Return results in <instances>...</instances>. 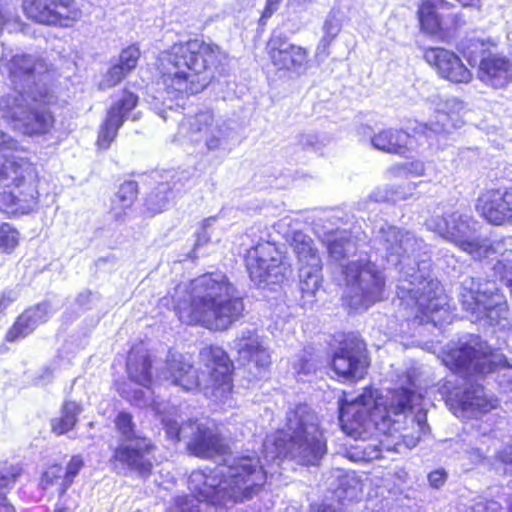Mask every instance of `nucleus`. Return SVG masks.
Here are the masks:
<instances>
[{"label":"nucleus","instance_id":"obj_2","mask_svg":"<svg viewBox=\"0 0 512 512\" xmlns=\"http://www.w3.org/2000/svg\"><path fill=\"white\" fill-rule=\"evenodd\" d=\"M235 292L226 274L205 272L189 281L185 296L173 301V310L185 325L224 332L246 314L244 297Z\"/></svg>","mask_w":512,"mask_h":512},{"label":"nucleus","instance_id":"obj_59","mask_svg":"<svg viewBox=\"0 0 512 512\" xmlns=\"http://www.w3.org/2000/svg\"><path fill=\"white\" fill-rule=\"evenodd\" d=\"M462 6L469 7L478 3L480 0H457Z\"/></svg>","mask_w":512,"mask_h":512},{"label":"nucleus","instance_id":"obj_9","mask_svg":"<svg viewBox=\"0 0 512 512\" xmlns=\"http://www.w3.org/2000/svg\"><path fill=\"white\" fill-rule=\"evenodd\" d=\"M442 361L449 370L464 378L486 376L510 366L503 354L481 340L447 349L443 352Z\"/></svg>","mask_w":512,"mask_h":512},{"label":"nucleus","instance_id":"obj_41","mask_svg":"<svg viewBox=\"0 0 512 512\" xmlns=\"http://www.w3.org/2000/svg\"><path fill=\"white\" fill-rule=\"evenodd\" d=\"M171 188L168 184L160 183L153 191H151L145 198V205L152 213L161 212L163 206L169 200Z\"/></svg>","mask_w":512,"mask_h":512},{"label":"nucleus","instance_id":"obj_10","mask_svg":"<svg viewBox=\"0 0 512 512\" xmlns=\"http://www.w3.org/2000/svg\"><path fill=\"white\" fill-rule=\"evenodd\" d=\"M245 264L249 278L258 286H280L292 273L286 255L269 241L252 247L245 257Z\"/></svg>","mask_w":512,"mask_h":512},{"label":"nucleus","instance_id":"obj_26","mask_svg":"<svg viewBox=\"0 0 512 512\" xmlns=\"http://www.w3.org/2000/svg\"><path fill=\"white\" fill-rule=\"evenodd\" d=\"M142 52L140 46L136 43L123 48L117 58L106 72V82L109 87L120 84L128 77L138 66Z\"/></svg>","mask_w":512,"mask_h":512},{"label":"nucleus","instance_id":"obj_4","mask_svg":"<svg viewBox=\"0 0 512 512\" xmlns=\"http://www.w3.org/2000/svg\"><path fill=\"white\" fill-rule=\"evenodd\" d=\"M267 482L268 472L260 456L256 453L245 454L232 460L227 474L219 475L211 470L204 475L198 493L204 500L215 505L243 503L263 491Z\"/></svg>","mask_w":512,"mask_h":512},{"label":"nucleus","instance_id":"obj_37","mask_svg":"<svg viewBox=\"0 0 512 512\" xmlns=\"http://www.w3.org/2000/svg\"><path fill=\"white\" fill-rule=\"evenodd\" d=\"M291 246L300 262L315 264L319 261L317 249L313 247V242L309 237L296 234L292 239Z\"/></svg>","mask_w":512,"mask_h":512},{"label":"nucleus","instance_id":"obj_15","mask_svg":"<svg viewBox=\"0 0 512 512\" xmlns=\"http://www.w3.org/2000/svg\"><path fill=\"white\" fill-rule=\"evenodd\" d=\"M269 64L276 72L285 74L304 72L309 64V50L292 43L283 34H272L264 47Z\"/></svg>","mask_w":512,"mask_h":512},{"label":"nucleus","instance_id":"obj_20","mask_svg":"<svg viewBox=\"0 0 512 512\" xmlns=\"http://www.w3.org/2000/svg\"><path fill=\"white\" fill-rule=\"evenodd\" d=\"M461 304L465 311L475 316L477 320L486 319L491 325H496L507 318L509 310L504 294L499 290L481 291L467 290L462 294Z\"/></svg>","mask_w":512,"mask_h":512},{"label":"nucleus","instance_id":"obj_60","mask_svg":"<svg viewBox=\"0 0 512 512\" xmlns=\"http://www.w3.org/2000/svg\"><path fill=\"white\" fill-rule=\"evenodd\" d=\"M68 508L65 505H56L53 512H67Z\"/></svg>","mask_w":512,"mask_h":512},{"label":"nucleus","instance_id":"obj_38","mask_svg":"<svg viewBox=\"0 0 512 512\" xmlns=\"http://www.w3.org/2000/svg\"><path fill=\"white\" fill-rule=\"evenodd\" d=\"M24 473L20 463L4 461L0 464V494H6L14 487Z\"/></svg>","mask_w":512,"mask_h":512},{"label":"nucleus","instance_id":"obj_27","mask_svg":"<svg viewBox=\"0 0 512 512\" xmlns=\"http://www.w3.org/2000/svg\"><path fill=\"white\" fill-rule=\"evenodd\" d=\"M410 134L401 128H385L371 137V144L377 150L393 155H405L409 150Z\"/></svg>","mask_w":512,"mask_h":512},{"label":"nucleus","instance_id":"obj_52","mask_svg":"<svg viewBox=\"0 0 512 512\" xmlns=\"http://www.w3.org/2000/svg\"><path fill=\"white\" fill-rule=\"evenodd\" d=\"M447 479V474L444 470H434L429 473L428 480L432 487L439 488Z\"/></svg>","mask_w":512,"mask_h":512},{"label":"nucleus","instance_id":"obj_56","mask_svg":"<svg viewBox=\"0 0 512 512\" xmlns=\"http://www.w3.org/2000/svg\"><path fill=\"white\" fill-rule=\"evenodd\" d=\"M328 252H329L330 255H333L334 253H339L340 254L339 258H344L345 257V254L343 253L342 244L339 243L338 241H333V242L329 243V245H328Z\"/></svg>","mask_w":512,"mask_h":512},{"label":"nucleus","instance_id":"obj_18","mask_svg":"<svg viewBox=\"0 0 512 512\" xmlns=\"http://www.w3.org/2000/svg\"><path fill=\"white\" fill-rule=\"evenodd\" d=\"M461 56L460 53L440 46L423 49V59L429 67L440 79L453 85H468L474 79L472 70Z\"/></svg>","mask_w":512,"mask_h":512},{"label":"nucleus","instance_id":"obj_63","mask_svg":"<svg viewBox=\"0 0 512 512\" xmlns=\"http://www.w3.org/2000/svg\"><path fill=\"white\" fill-rule=\"evenodd\" d=\"M510 512H512V504H511V507H510Z\"/></svg>","mask_w":512,"mask_h":512},{"label":"nucleus","instance_id":"obj_5","mask_svg":"<svg viewBox=\"0 0 512 512\" xmlns=\"http://www.w3.org/2000/svg\"><path fill=\"white\" fill-rule=\"evenodd\" d=\"M273 445L279 455L298 459L305 466L317 465L327 453L323 431L315 423V415L306 405L289 410L283 429L275 433Z\"/></svg>","mask_w":512,"mask_h":512},{"label":"nucleus","instance_id":"obj_55","mask_svg":"<svg viewBox=\"0 0 512 512\" xmlns=\"http://www.w3.org/2000/svg\"><path fill=\"white\" fill-rule=\"evenodd\" d=\"M300 372L309 373L316 369L315 361L312 359H301L299 362Z\"/></svg>","mask_w":512,"mask_h":512},{"label":"nucleus","instance_id":"obj_57","mask_svg":"<svg viewBox=\"0 0 512 512\" xmlns=\"http://www.w3.org/2000/svg\"><path fill=\"white\" fill-rule=\"evenodd\" d=\"M221 140L218 136H211L206 140V147L208 150H215L220 147Z\"/></svg>","mask_w":512,"mask_h":512},{"label":"nucleus","instance_id":"obj_21","mask_svg":"<svg viewBox=\"0 0 512 512\" xmlns=\"http://www.w3.org/2000/svg\"><path fill=\"white\" fill-rule=\"evenodd\" d=\"M190 438L186 444L187 452L201 459H213L231 453V447L225 437L212 427L194 420L186 421Z\"/></svg>","mask_w":512,"mask_h":512},{"label":"nucleus","instance_id":"obj_50","mask_svg":"<svg viewBox=\"0 0 512 512\" xmlns=\"http://www.w3.org/2000/svg\"><path fill=\"white\" fill-rule=\"evenodd\" d=\"M17 300V293L12 289L3 290L0 293V315L5 314L6 310Z\"/></svg>","mask_w":512,"mask_h":512},{"label":"nucleus","instance_id":"obj_19","mask_svg":"<svg viewBox=\"0 0 512 512\" xmlns=\"http://www.w3.org/2000/svg\"><path fill=\"white\" fill-rule=\"evenodd\" d=\"M475 210L492 226H512V187L484 189L476 199Z\"/></svg>","mask_w":512,"mask_h":512},{"label":"nucleus","instance_id":"obj_39","mask_svg":"<svg viewBox=\"0 0 512 512\" xmlns=\"http://www.w3.org/2000/svg\"><path fill=\"white\" fill-rule=\"evenodd\" d=\"M85 466L83 457L80 454L71 456L70 460L66 465V469L63 476V481L60 483L58 488V495L64 496L70 486L74 483L76 476L79 474L81 469Z\"/></svg>","mask_w":512,"mask_h":512},{"label":"nucleus","instance_id":"obj_17","mask_svg":"<svg viewBox=\"0 0 512 512\" xmlns=\"http://www.w3.org/2000/svg\"><path fill=\"white\" fill-rule=\"evenodd\" d=\"M347 285L360 292L363 304L371 305L383 300L385 277L370 261H350L342 266Z\"/></svg>","mask_w":512,"mask_h":512},{"label":"nucleus","instance_id":"obj_23","mask_svg":"<svg viewBox=\"0 0 512 512\" xmlns=\"http://www.w3.org/2000/svg\"><path fill=\"white\" fill-rule=\"evenodd\" d=\"M46 321L47 313L42 305L36 304L27 307L16 316L3 339L6 343L18 342L32 334L40 324Z\"/></svg>","mask_w":512,"mask_h":512},{"label":"nucleus","instance_id":"obj_40","mask_svg":"<svg viewBox=\"0 0 512 512\" xmlns=\"http://www.w3.org/2000/svg\"><path fill=\"white\" fill-rule=\"evenodd\" d=\"M214 125V115L212 111H199L194 114L188 121V130L192 135L201 133H209Z\"/></svg>","mask_w":512,"mask_h":512},{"label":"nucleus","instance_id":"obj_46","mask_svg":"<svg viewBox=\"0 0 512 512\" xmlns=\"http://www.w3.org/2000/svg\"><path fill=\"white\" fill-rule=\"evenodd\" d=\"M419 129L427 137L441 135L448 133V127L444 120H437L435 122L421 123Z\"/></svg>","mask_w":512,"mask_h":512},{"label":"nucleus","instance_id":"obj_61","mask_svg":"<svg viewBox=\"0 0 512 512\" xmlns=\"http://www.w3.org/2000/svg\"><path fill=\"white\" fill-rule=\"evenodd\" d=\"M405 438H406V437L404 436V437H403V441L406 443V445H412V446H414V445H416V443L419 441V438H416V439H414V440H412V441L408 442V441H406V440H405Z\"/></svg>","mask_w":512,"mask_h":512},{"label":"nucleus","instance_id":"obj_36","mask_svg":"<svg viewBox=\"0 0 512 512\" xmlns=\"http://www.w3.org/2000/svg\"><path fill=\"white\" fill-rule=\"evenodd\" d=\"M122 126L123 124L121 122L106 114L98 129L95 142L97 148L100 150L109 149L111 144L116 139L118 131Z\"/></svg>","mask_w":512,"mask_h":512},{"label":"nucleus","instance_id":"obj_11","mask_svg":"<svg viewBox=\"0 0 512 512\" xmlns=\"http://www.w3.org/2000/svg\"><path fill=\"white\" fill-rule=\"evenodd\" d=\"M370 364L365 341L356 334L342 333L329 362L337 379L352 383L363 380L368 374Z\"/></svg>","mask_w":512,"mask_h":512},{"label":"nucleus","instance_id":"obj_12","mask_svg":"<svg viewBox=\"0 0 512 512\" xmlns=\"http://www.w3.org/2000/svg\"><path fill=\"white\" fill-rule=\"evenodd\" d=\"M199 359L206 370L205 390L220 402L231 399L235 366L228 352L221 346L208 344L200 349Z\"/></svg>","mask_w":512,"mask_h":512},{"label":"nucleus","instance_id":"obj_16","mask_svg":"<svg viewBox=\"0 0 512 512\" xmlns=\"http://www.w3.org/2000/svg\"><path fill=\"white\" fill-rule=\"evenodd\" d=\"M135 441L134 445H118L110 457V463L125 467L137 476L147 479L153 474L158 464L154 455L157 446L146 436H137Z\"/></svg>","mask_w":512,"mask_h":512},{"label":"nucleus","instance_id":"obj_6","mask_svg":"<svg viewBox=\"0 0 512 512\" xmlns=\"http://www.w3.org/2000/svg\"><path fill=\"white\" fill-rule=\"evenodd\" d=\"M40 175L26 157L4 156L0 160V210L8 217L33 212L39 204Z\"/></svg>","mask_w":512,"mask_h":512},{"label":"nucleus","instance_id":"obj_24","mask_svg":"<svg viewBox=\"0 0 512 512\" xmlns=\"http://www.w3.org/2000/svg\"><path fill=\"white\" fill-rule=\"evenodd\" d=\"M236 342L237 353L247 365L253 366L258 372L269 369L271 355L255 332H244Z\"/></svg>","mask_w":512,"mask_h":512},{"label":"nucleus","instance_id":"obj_49","mask_svg":"<svg viewBox=\"0 0 512 512\" xmlns=\"http://www.w3.org/2000/svg\"><path fill=\"white\" fill-rule=\"evenodd\" d=\"M336 37V34H326L319 41L315 55L318 58H325L330 54V47Z\"/></svg>","mask_w":512,"mask_h":512},{"label":"nucleus","instance_id":"obj_8","mask_svg":"<svg viewBox=\"0 0 512 512\" xmlns=\"http://www.w3.org/2000/svg\"><path fill=\"white\" fill-rule=\"evenodd\" d=\"M492 38L473 37L460 41L457 50L468 64L477 62L476 77L486 87L505 90L512 84V60L502 52Z\"/></svg>","mask_w":512,"mask_h":512},{"label":"nucleus","instance_id":"obj_34","mask_svg":"<svg viewBox=\"0 0 512 512\" xmlns=\"http://www.w3.org/2000/svg\"><path fill=\"white\" fill-rule=\"evenodd\" d=\"M139 96L128 88L122 89L121 97L115 100L106 114L124 124L129 114L138 106Z\"/></svg>","mask_w":512,"mask_h":512},{"label":"nucleus","instance_id":"obj_62","mask_svg":"<svg viewBox=\"0 0 512 512\" xmlns=\"http://www.w3.org/2000/svg\"><path fill=\"white\" fill-rule=\"evenodd\" d=\"M442 117L446 119V118H447V115L443 113V114H442Z\"/></svg>","mask_w":512,"mask_h":512},{"label":"nucleus","instance_id":"obj_7","mask_svg":"<svg viewBox=\"0 0 512 512\" xmlns=\"http://www.w3.org/2000/svg\"><path fill=\"white\" fill-rule=\"evenodd\" d=\"M52 94L47 90L19 91L0 98V112L8 123L27 136L44 135L54 127L50 110Z\"/></svg>","mask_w":512,"mask_h":512},{"label":"nucleus","instance_id":"obj_48","mask_svg":"<svg viewBox=\"0 0 512 512\" xmlns=\"http://www.w3.org/2000/svg\"><path fill=\"white\" fill-rule=\"evenodd\" d=\"M320 287V280L317 275H313L309 273L307 278L302 280L300 283V289L302 292V297L312 296Z\"/></svg>","mask_w":512,"mask_h":512},{"label":"nucleus","instance_id":"obj_28","mask_svg":"<svg viewBox=\"0 0 512 512\" xmlns=\"http://www.w3.org/2000/svg\"><path fill=\"white\" fill-rule=\"evenodd\" d=\"M451 6L446 0H420L417 10L420 30L431 36L444 34L445 29L437 10Z\"/></svg>","mask_w":512,"mask_h":512},{"label":"nucleus","instance_id":"obj_14","mask_svg":"<svg viewBox=\"0 0 512 512\" xmlns=\"http://www.w3.org/2000/svg\"><path fill=\"white\" fill-rule=\"evenodd\" d=\"M22 8L34 23L59 28L71 27L82 14L75 0H23Z\"/></svg>","mask_w":512,"mask_h":512},{"label":"nucleus","instance_id":"obj_30","mask_svg":"<svg viewBox=\"0 0 512 512\" xmlns=\"http://www.w3.org/2000/svg\"><path fill=\"white\" fill-rule=\"evenodd\" d=\"M138 196V183L135 180H125L110 200L109 213L116 221L124 220L138 200Z\"/></svg>","mask_w":512,"mask_h":512},{"label":"nucleus","instance_id":"obj_42","mask_svg":"<svg viewBox=\"0 0 512 512\" xmlns=\"http://www.w3.org/2000/svg\"><path fill=\"white\" fill-rule=\"evenodd\" d=\"M114 424L116 430L127 440L135 441L137 437L135 435V423L133 421V416L131 413L127 411H120L115 419Z\"/></svg>","mask_w":512,"mask_h":512},{"label":"nucleus","instance_id":"obj_54","mask_svg":"<svg viewBox=\"0 0 512 512\" xmlns=\"http://www.w3.org/2000/svg\"><path fill=\"white\" fill-rule=\"evenodd\" d=\"M0 512H17L16 507L6 494H0Z\"/></svg>","mask_w":512,"mask_h":512},{"label":"nucleus","instance_id":"obj_43","mask_svg":"<svg viewBox=\"0 0 512 512\" xmlns=\"http://www.w3.org/2000/svg\"><path fill=\"white\" fill-rule=\"evenodd\" d=\"M63 468L60 463L49 465L41 474L39 479V487L42 490H48L56 484L60 485V480L63 481Z\"/></svg>","mask_w":512,"mask_h":512},{"label":"nucleus","instance_id":"obj_31","mask_svg":"<svg viewBox=\"0 0 512 512\" xmlns=\"http://www.w3.org/2000/svg\"><path fill=\"white\" fill-rule=\"evenodd\" d=\"M8 77L16 84L35 76L39 67L43 66L42 60L29 54H16L6 63Z\"/></svg>","mask_w":512,"mask_h":512},{"label":"nucleus","instance_id":"obj_45","mask_svg":"<svg viewBox=\"0 0 512 512\" xmlns=\"http://www.w3.org/2000/svg\"><path fill=\"white\" fill-rule=\"evenodd\" d=\"M392 237L394 243H391L387 247V250L390 254L399 255L402 251H404V244L408 242L409 234L399 229H394L392 231Z\"/></svg>","mask_w":512,"mask_h":512},{"label":"nucleus","instance_id":"obj_33","mask_svg":"<svg viewBox=\"0 0 512 512\" xmlns=\"http://www.w3.org/2000/svg\"><path fill=\"white\" fill-rule=\"evenodd\" d=\"M417 306L416 318L420 324L428 323L432 320L434 313L441 310L442 306L438 301L436 291L430 286L424 287L415 297Z\"/></svg>","mask_w":512,"mask_h":512},{"label":"nucleus","instance_id":"obj_25","mask_svg":"<svg viewBox=\"0 0 512 512\" xmlns=\"http://www.w3.org/2000/svg\"><path fill=\"white\" fill-rule=\"evenodd\" d=\"M166 379L171 385L190 392L201 388L200 373L193 363L184 359H171L166 363Z\"/></svg>","mask_w":512,"mask_h":512},{"label":"nucleus","instance_id":"obj_1","mask_svg":"<svg viewBox=\"0 0 512 512\" xmlns=\"http://www.w3.org/2000/svg\"><path fill=\"white\" fill-rule=\"evenodd\" d=\"M227 59L214 42L198 37L179 40L158 54L151 82L174 100L194 96L225 74Z\"/></svg>","mask_w":512,"mask_h":512},{"label":"nucleus","instance_id":"obj_53","mask_svg":"<svg viewBox=\"0 0 512 512\" xmlns=\"http://www.w3.org/2000/svg\"><path fill=\"white\" fill-rule=\"evenodd\" d=\"M498 460L512 473V444L504 447L498 454Z\"/></svg>","mask_w":512,"mask_h":512},{"label":"nucleus","instance_id":"obj_51","mask_svg":"<svg viewBox=\"0 0 512 512\" xmlns=\"http://www.w3.org/2000/svg\"><path fill=\"white\" fill-rule=\"evenodd\" d=\"M282 1L283 0H266L264 9L260 16V23L265 24L266 20L277 11Z\"/></svg>","mask_w":512,"mask_h":512},{"label":"nucleus","instance_id":"obj_13","mask_svg":"<svg viewBox=\"0 0 512 512\" xmlns=\"http://www.w3.org/2000/svg\"><path fill=\"white\" fill-rule=\"evenodd\" d=\"M431 230L443 239L453 243L461 251L478 259L488 258L496 253L492 242L487 239L468 237L472 227L467 219L458 213H449L432 217L428 221Z\"/></svg>","mask_w":512,"mask_h":512},{"label":"nucleus","instance_id":"obj_22","mask_svg":"<svg viewBox=\"0 0 512 512\" xmlns=\"http://www.w3.org/2000/svg\"><path fill=\"white\" fill-rule=\"evenodd\" d=\"M126 373L128 378L147 389L153 385V360L149 349L142 344L133 345L126 358Z\"/></svg>","mask_w":512,"mask_h":512},{"label":"nucleus","instance_id":"obj_58","mask_svg":"<svg viewBox=\"0 0 512 512\" xmlns=\"http://www.w3.org/2000/svg\"><path fill=\"white\" fill-rule=\"evenodd\" d=\"M452 23H453V28L457 29V28L461 27L462 25H464L465 20L463 19V17L461 15L455 14L452 16Z\"/></svg>","mask_w":512,"mask_h":512},{"label":"nucleus","instance_id":"obj_44","mask_svg":"<svg viewBox=\"0 0 512 512\" xmlns=\"http://www.w3.org/2000/svg\"><path fill=\"white\" fill-rule=\"evenodd\" d=\"M164 430L169 440L179 443L182 439V432L189 431V428L186 427V422L180 425L175 420L169 419L164 422Z\"/></svg>","mask_w":512,"mask_h":512},{"label":"nucleus","instance_id":"obj_32","mask_svg":"<svg viewBox=\"0 0 512 512\" xmlns=\"http://www.w3.org/2000/svg\"><path fill=\"white\" fill-rule=\"evenodd\" d=\"M82 411L83 407L80 403L74 400H64L59 416L50 420L51 433L61 436L73 431L79 422V415Z\"/></svg>","mask_w":512,"mask_h":512},{"label":"nucleus","instance_id":"obj_3","mask_svg":"<svg viewBox=\"0 0 512 512\" xmlns=\"http://www.w3.org/2000/svg\"><path fill=\"white\" fill-rule=\"evenodd\" d=\"M415 392L402 387L397 393L396 402H387L381 393L367 385L360 395L348 401L345 394L339 399V423L349 436L363 433H391L397 417L413 409Z\"/></svg>","mask_w":512,"mask_h":512},{"label":"nucleus","instance_id":"obj_35","mask_svg":"<svg viewBox=\"0 0 512 512\" xmlns=\"http://www.w3.org/2000/svg\"><path fill=\"white\" fill-rule=\"evenodd\" d=\"M22 236L19 229L9 222L0 223V253L11 255L20 247Z\"/></svg>","mask_w":512,"mask_h":512},{"label":"nucleus","instance_id":"obj_47","mask_svg":"<svg viewBox=\"0 0 512 512\" xmlns=\"http://www.w3.org/2000/svg\"><path fill=\"white\" fill-rule=\"evenodd\" d=\"M393 170L396 173H410L413 175L421 176L424 174V163L419 160H413L411 162H406L402 164L395 165Z\"/></svg>","mask_w":512,"mask_h":512},{"label":"nucleus","instance_id":"obj_29","mask_svg":"<svg viewBox=\"0 0 512 512\" xmlns=\"http://www.w3.org/2000/svg\"><path fill=\"white\" fill-rule=\"evenodd\" d=\"M457 404L462 411L483 415L498 408L499 401L495 397L487 396L483 385H474L462 392Z\"/></svg>","mask_w":512,"mask_h":512}]
</instances>
